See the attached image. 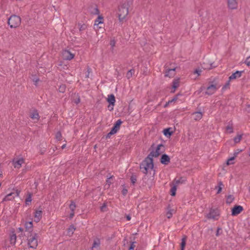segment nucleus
I'll list each match as a JSON object with an SVG mask.
<instances>
[{
	"instance_id": "obj_31",
	"label": "nucleus",
	"mask_w": 250,
	"mask_h": 250,
	"mask_svg": "<svg viewBox=\"0 0 250 250\" xmlns=\"http://www.w3.org/2000/svg\"><path fill=\"white\" fill-rule=\"evenodd\" d=\"M233 200H234V198H233V196L229 195L227 197L226 202L227 204H230V203H231L232 202Z\"/></svg>"
},
{
	"instance_id": "obj_53",
	"label": "nucleus",
	"mask_w": 250,
	"mask_h": 250,
	"mask_svg": "<svg viewBox=\"0 0 250 250\" xmlns=\"http://www.w3.org/2000/svg\"><path fill=\"white\" fill-rule=\"evenodd\" d=\"M110 45L112 46H114V45H115V42L114 41H111V42H110Z\"/></svg>"
},
{
	"instance_id": "obj_24",
	"label": "nucleus",
	"mask_w": 250,
	"mask_h": 250,
	"mask_svg": "<svg viewBox=\"0 0 250 250\" xmlns=\"http://www.w3.org/2000/svg\"><path fill=\"white\" fill-rule=\"evenodd\" d=\"M16 240H17V236H16V234L12 233L10 235V244L12 245H14L16 243Z\"/></svg>"
},
{
	"instance_id": "obj_22",
	"label": "nucleus",
	"mask_w": 250,
	"mask_h": 250,
	"mask_svg": "<svg viewBox=\"0 0 250 250\" xmlns=\"http://www.w3.org/2000/svg\"><path fill=\"white\" fill-rule=\"evenodd\" d=\"M107 102L110 104H115V96L113 94H110L108 95V97L107 99Z\"/></svg>"
},
{
	"instance_id": "obj_23",
	"label": "nucleus",
	"mask_w": 250,
	"mask_h": 250,
	"mask_svg": "<svg viewBox=\"0 0 250 250\" xmlns=\"http://www.w3.org/2000/svg\"><path fill=\"white\" fill-rule=\"evenodd\" d=\"M75 229L76 228H75V227L73 225H71L67 229V235H68L69 236H71L74 233Z\"/></svg>"
},
{
	"instance_id": "obj_4",
	"label": "nucleus",
	"mask_w": 250,
	"mask_h": 250,
	"mask_svg": "<svg viewBox=\"0 0 250 250\" xmlns=\"http://www.w3.org/2000/svg\"><path fill=\"white\" fill-rule=\"evenodd\" d=\"M128 13V8L124 5L119 7L118 17L120 21H123Z\"/></svg>"
},
{
	"instance_id": "obj_20",
	"label": "nucleus",
	"mask_w": 250,
	"mask_h": 250,
	"mask_svg": "<svg viewBox=\"0 0 250 250\" xmlns=\"http://www.w3.org/2000/svg\"><path fill=\"white\" fill-rule=\"evenodd\" d=\"M175 68L167 70L165 72V76L169 78L173 77L175 75Z\"/></svg>"
},
{
	"instance_id": "obj_1",
	"label": "nucleus",
	"mask_w": 250,
	"mask_h": 250,
	"mask_svg": "<svg viewBox=\"0 0 250 250\" xmlns=\"http://www.w3.org/2000/svg\"><path fill=\"white\" fill-rule=\"evenodd\" d=\"M153 167L152 158L148 156L140 165V168L144 173L147 174L153 169Z\"/></svg>"
},
{
	"instance_id": "obj_51",
	"label": "nucleus",
	"mask_w": 250,
	"mask_h": 250,
	"mask_svg": "<svg viewBox=\"0 0 250 250\" xmlns=\"http://www.w3.org/2000/svg\"><path fill=\"white\" fill-rule=\"evenodd\" d=\"M34 82H35V84H37L38 83V82H39V79H34Z\"/></svg>"
},
{
	"instance_id": "obj_58",
	"label": "nucleus",
	"mask_w": 250,
	"mask_h": 250,
	"mask_svg": "<svg viewBox=\"0 0 250 250\" xmlns=\"http://www.w3.org/2000/svg\"><path fill=\"white\" fill-rule=\"evenodd\" d=\"M19 229H20V230H21L22 229L21 228H19Z\"/></svg>"
},
{
	"instance_id": "obj_46",
	"label": "nucleus",
	"mask_w": 250,
	"mask_h": 250,
	"mask_svg": "<svg viewBox=\"0 0 250 250\" xmlns=\"http://www.w3.org/2000/svg\"><path fill=\"white\" fill-rule=\"evenodd\" d=\"M201 70H199V69H196L194 72V73L195 74H196L197 75V76H199L200 75V74H201Z\"/></svg>"
},
{
	"instance_id": "obj_27",
	"label": "nucleus",
	"mask_w": 250,
	"mask_h": 250,
	"mask_svg": "<svg viewBox=\"0 0 250 250\" xmlns=\"http://www.w3.org/2000/svg\"><path fill=\"white\" fill-rule=\"evenodd\" d=\"M32 201V197L30 193L28 194V196L25 199V204L27 206H29L31 204Z\"/></svg>"
},
{
	"instance_id": "obj_32",
	"label": "nucleus",
	"mask_w": 250,
	"mask_h": 250,
	"mask_svg": "<svg viewBox=\"0 0 250 250\" xmlns=\"http://www.w3.org/2000/svg\"><path fill=\"white\" fill-rule=\"evenodd\" d=\"M170 130V128H166L164 129L163 131L164 134L166 136H170L172 134V132Z\"/></svg>"
},
{
	"instance_id": "obj_6",
	"label": "nucleus",
	"mask_w": 250,
	"mask_h": 250,
	"mask_svg": "<svg viewBox=\"0 0 250 250\" xmlns=\"http://www.w3.org/2000/svg\"><path fill=\"white\" fill-rule=\"evenodd\" d=\"M243 71H236L234 73H232L229 77V81L227 83V84L223 87L225 88L227 87V86H229V82L232 81L234 80L240 78L243 73Z\"/></svg>"
},
{
	"instance_id": "obj_56",
	"label": "nucleus",
	"mask_w": 250,
	"mask_h": 250,
	"mask_svg": "<svg viewBox=\"0 0 250 250\" xmlns=\"http://www.w3.org/2000/svg\"><path fill=\"white\" fill-rule=\"evenodd\" d=\"M65 146H66V145L64 144V145L62 146V149H63V148H64L65 147Z\"/></svg>"
},
{
	"instance_id": "obj_16",
	"label": "nucleus",
	"mask_w": 250,
	"mask_h": 250,
	"mask_svg": "<svg viewBox=\"0 0 250 250\" xmlns=\"http://www.w3.org/2000/svg\"><path fill=\"white\" fill-rule=\"evenodd\" d=\"M103 23V17L102 16H99L97 19L95 21V23L94 25V29H98V24H102Z\"/></svg>"
},
{
	"instance_id": "obj_9",
	"label": "nucleus",
	"mask_w": 250,
	"mask_h": 250,
	"mask_svg": "<svg viewBox=\"0 0 250 250\" xmlns=\"http://www.w3.org/2000/svg\"><path fill=\"white\" fill-rule=\"evenodd\" d=\"M227 6L229 10L237 9L238 6L237 0H227Z\"/></svg>"
},
{
	"instance_id": "obj_17",
	"label": "nucleus",
	"mask_w": 250,
	"mask_h": 250,
	"mask_svg": "<svg viewBox=\"0 0 250 250\" xmlns=\"http://www.w3.org/2000/svg\"><path fill=\"white\" fill-rule=\"evenodd\" d=\"M101 244L99 239L96 238L94 240L93 244L92 247V250H99Z\"/></svg>"
},
{
	"instance_id": "obj_7",
	"label": "nucleus",
	"mask_w": 250,
	"mask_h": 250,
	"mask_svg": "<svg viewBox=\"0 0 250 250\" xmlns=\"http://www.w3.org/2000/svg\"><path fill=\"white\" fill-rule=\"evenodd\" d=\"M220 87V86L217 84H211L207 87L205 93L208 95H212Z\"/></svg>"
},
{
	"instance_id": "obj_13",
	"label": "nucleus",
	"mask_w": 250,
	"mask_h": 250,
	"mask_svg": "<svg viewBox=\"0 0 250 250\" xmlns=\"http://www.w3.org/2000/svg\"><path fill=\"white\" fill-rule=\"evenodd\" d=\"M243 210V208L241 206H236L232 208L231 215L236 216L240 213Z\"/></svg>"
},
{
	"instance_id": "obj_43",
	"label": "nucleus",
	"mask_w": 250,
	"mask_h": 250,
	"mask_svg": "<svg viewBox=\"0 0 250 250\" xmlns=\"http://www.w3.org/2000/svg\"><path fill=\"white\" fill-rule=\"evenodd\" d=\"M133 72H134L133 70H130L129 71H128L127 73V77L128 78H130V77H131Z\"/></svg>"
},
{
	"instance_id": "obj_47",
	"label": "nucleus",
	"mask_w": 250,
	"mask_h": 250,
	"mask_svg": "<svg viewBox=\"0 0 250 250\" xmlns=\"http://www.w3.org/2000/svg\"><path fill=\"white\" fill-rule=\"evenodd\" d=\"M100 24H98V29H95V30L97 32V31H99L100 30H101L102 31L104 30V28L103 27L101 26H99Z\"/></svg>"
},
{
	"instance_id": "obj_5",
	"label": "nucleus",
	"mask_w": 250,
	"mask_h": 250,
	"mask_svg": "<svg viewBox=\"0 0 250 250\" xmlns=\"http://www.w3.org/2000/svg\"><path fill=\"white\" fill-rule=\"evenodd\" d=\"M164 151V146L162 144L157 146L156 148L153 150L149 155L150 157H157Z\"/></svg>"
},
{
	"instance_id": "obj_21",
	"label": "nucleus",
	"mask_w": 250,
	"mask_h": 250,
	"mask_svg": "<svg viewBox=\"0 0 250 250\" xmlns=\"http://www.w3.org/2000/svg\"><path fill=\"white\" fill-rule=\"evenodd\" d=\"M30 117L35 122H38L40 118L39 113L36 111L31 113Z\"/></svg>"
},
{
	"instance_id": "obj_44",
	"label": "nucleus",
	"mask_w": 250,
	"mask_h": 250,
	"mask_svg": "<svg viewBox=\"0 0 250 250\" xmlns=\"http://www.w3.org/2000/svg\"><path fill=\"white\" fill-rule=\"evenodd\" d=\"M131 181L132 182V183L133 184H134V183H135L136 181V177L135 176H132L131 177Z\"/></svg>"
},
{
	"instance_id": "obj_45",
	"label": "nucleus",
	"mask_w": 250,
	"mask_h": 250,
	"mask_svg": "<svg viewBox=\"0 0 250 250\" xmlns=\"http://www.w3.org/2000/svg\"><path fill=\"white\" fill-rule=\"evenodd\" d=\"M114 105L115 104H109V105L108 106V108L109 110H110V111L113 110V108H114Z\"/></svg>"
},
{
	"instance_id": "obj_55",
	"label": "nucleus",
	"mask_w": 250,
	"mask_h": 250,
	"mask_svg": "<svg viewBox=\"0 0 250 250\" xmlns=\"http://www.w3.org/2000/svg\"><path fill=\"white\" fill-rule=\"evenodd\" d=\"M2 175V172L1 171V170L0 169V177H1Z\"/></svg>"
},
{
	"instance_id": "obj_52",
	"label": "nucleus",
	"mask_w": 250,
	"mask_h": 250,
	"mask_svg": "<svg viewBox=\"0 0 250 250\" xmlns=\"http://www.w3.org/2000/svg\"><path fill=\"white\" fill-rule=\"evenodd\" d=\"M220 228H218L217 230V232H216V235L217 236H218L219 235V231H220Z\"/></svg>"
},
{
	"instance_id": "obj_29",
	"label": "nucleus",
	"mask_w": 250,
	"mask_h": 250,
	"mask_svg": "<svg viewBox=\"0 0 250 250\" xmlns=\"http://www.w3.org/2000/svg\"><path fill=\"white\" fill-rule=\"evenodd\" d=\"M25 227L27 229H29L33 227L32 221L26 222L25 223Z\"/></svg>"
},
{
	"instance_id": "obj_37",
	"label": "nucleus",
	"mask_w": 250,
	"mask_h": 250,
	"mask_svg": "<svg viewBox=\"0 0 250 250\" xmlns=\"http://www.w3.org/2000/svg\"><path fill=\"white\" fill-rule=\"evenodd\" d=\"M176 188L175 186H173L170 189V194L172 196H175L176 194Z\"/></svg>"
},
{
	"instance_id": "obj_48",
	"label": "nucleus",
	"mask_w": 250,
	"mask_h": 250,
	"mask_svg": "<svg viewBox=\"0 0 250 250\" xmlns=\"http://www.w3.org/2000/svg\"><path fill=\"white\" fill-rule=\"evenodd\" d=\"M127 193V190L124 188H123V190H122V193L124 195H125Z\"/></svg>"
},
{
	"instance_id": "obj_11",
	"label": "nucleus",
	"mask_w": 250,
	"mask_h": 250,
	"mask_svg": "<svg viewBox=\"0 0 250 250\" xmlns=\"http://www.w3.org/2000/svg\"><path fill=\"white\" fill-rule=\"evenodd\" d=\"M24 160L22 158L14 159L13 161V165L14 167L18 169L21 167L22 165L24 164Z\"/></svg>"
},
{
	"instance_id": "obj_42",
	"label": "nucleus",
	"mask_w": 250,
	"mask_h": 250,
	"mask_svg": "<svg viewBox=\"0 0 250 250\" xmlns=\"http://www.w3.org/2000/svg\"><path fill=\"white\" fill-rule=\"evenodd\" d=\"M245 63L247 66H250V56L246 58L245 61Z\"/></svg>"
},
{
	"instance_id": "obj_35",
	"label": "nucleus",
	"mask_w": 250,
	"mask_h": 250,
	"mask_svg": "<svg viewBox=\"0 0 250 250\" xmlns=\"http://www.w3.org/2000/svg\"><path fill=\"white\" fill-rule=\"evenodd\" d=\"M65 89H66L65 85L64 84H62L60 86V87L59 88V91L60 92L63 93V92H64Z\"/></svg>"
},
{
	"instance_id": "obj_12",
	"label": "nucleus",
	"mask_w": 250,
	"mask_h": 250,
	"mask_svg": "<svg viewBox=\"0 0 250 250\" xmlns=\"http://www.w3.org/2000/svg\"><path fill=\"white\" fill-rule=\"evenodd\" d=\"M219 215V213L218 210L211 209L209 213L208 214L207 217L209 219H217Z\"/></svg>"
},
{
	"instance_id": "obj_36",
	"label": "nucleus",
	"mask_w": 250,
	"mask_h": 250,
	"mask_svg": "<svg viewBox=\"0 0 250 250\" xmlns=\"http://www.w3.org/2000/svg\"><path fill=\"white\" fill-rule=\"evenodd\" d=\"M186 238L184 237L182 239V242H181V250H184V247L186 245Z\"/></svg>"
},
{
	"instance_id": "obj_18",
	"label": "nucleus",
	"mask_w": 250,
	"mask_h": 250,
	"mask_svg": "<svg viewBox=\"0 0 250 250\" xmlns=\"http://www.w3.org/2000/svg\"><path fill=\"white\" fill-rule=\"evenodd\" d=\"M170 161L169 156L167 154L162 155L161 159V162L164 165H167Z\"/></svg>"
},
{
	"instance_id": "obj_2",
	"label": "nucleus",
	"mask_w": 250,
	"mask_h": 250,
	"mask_svg": "<svg viewBox=\"0 0 250 250\" xmlns=\"http://www.w3.org/2000/svg\"><path fill=\"white\" fill-rule=\"evenodd\" d=\"M38 235L37 233L32 232L27 237V244L29 248L36 249L38 246Z\"/></svg>"
},
{
	"instance_id": "obj_50",
	"label": "nucleus",
	"mask_w": 250,
	"mask_h": 250,
	"mask_svg": "<svg viewBox=\"0 0 250 250\" xmlns=\"http://www.w3.org/2000/svg\"><path fill=\"white\" fill-rule=\"evenodd\" d=\"M134 244L132 243L129 248V250H134Z\"/></svg>"
},
{
	"instance_id": "obj_57",
	"label": "nucleus",
	"mask_w": 250,
	"mask_h": 250,
	"mask_svg": "<svg viewBox=\"0 0 250 250\" xmlns=\"http://www.w3.org/2000/svg\"><path fill=\"white\" fill-rule=\"evenodd\" d=\"M130 218H130V216H127V219L128 220H130Z\"/></svg>"
},
{
	"instance_id": "obj_41",
	"label": "nucleus",
	"mask_w": 250,
	"mask_h": 250,
	"mask_svg": "<svg viewBox=\"0 0 250 250\" xmlns=\"http://www.w3.org/2000/svg\"><path fill=\"white\" fill-rule=\"evenodd\" d=\"M110 178H108L107 180H106V184L105 185L104 187H105V188H109L111 184V182L110 180Z\"/></svg>"
},
{
	"instance_id": "obj_8",
	"label": "nucleus",
	"mask_w": 250,
	"mask_h": 250,
	"mask_svg": "<svg viewBox=\"0 0 250 250\" xmlns=\"http://www.w3.org/2000/svg\"><path fill=\"white\" fill-rule=\"evenodd\" d=\"M122 122L121 120H118L114 125V126L112 128L111 131L108 133L107 137H110L111 135H113L117 133L119 130L120 125L122 124Z\"/></svg>"
},
{
	"instance_id": "obj_49",
	"label": "nucleus",
	"mask_w": 250,
	"mask_h": 250,
	"mask_svg": "<svg viewBox=\"0 0 250 250\" xmlns=\"http://www.w3.org/2000/svg\"><path fill=\"white\" fill-rule=\"evenodd\" d=\"M74 216V211H71L70 214V218H72Z\"/></svg>"
},
{
	"instance_id": "obj_28",
	"label": "nucleus",
	"mask_w": 250,
	"mask_h": 250,
	"mask_svg": "<svg viewBox=\"0 0 250 250\" xmlns=\"http://www.w3.org/2000/svg\"><path fill=\"white\" fill-rule=\"evenodd\" d=\"M224 185L223 183L221 182H220L218 184V186L216 187L215 188L217 189V193L219 194L220 193L222 190V188L223 187Z\"/></svg>"
},
{
	"instance_id": "obj_25",
	"label": "nucleus",
	"mask_w": 250,
	"mask_h": 250,
	"mask_svg": "<svg viewBox=\"0 0 250 250\" xmlns=\"http://www.w3.org/2000/svg\"><path fill=\"white\" fill-rule=\"evenodd\" d=\"M14 194H16V195H17V196L19 195L18 193H17L16 194H15L14 193H11L7 194L4 198V200L5 201H8V200H10L14 198L15 196L13 195Z\"/></svg>"
},
{
	"instance_id": "obj_14",
	"label": "nucleus",
	"mask_w": 250,
	"mask_h": 250,
	"mask_svg": "<svg viewBox=\"0 0 250 250\" xmlns=\"http://www.w3.org/2000/svg\"><path fill=\"white\" fill-rule=\"evenodd\" d=\"M180 79H175L172 82L171 93H174L177 88L179 86Z\"/></svg>"
},
{
	"instance_id": "obj_10",
	"label": "nucleus",
	"mask_w": 250,
	"mask_h": 250,
	"mask_svg": "<svg viewBox=\"0 0 250 250\" xmlns=\"http://www.w3.org/2000/svg\"><path fill=\"white\" fill-rule=\"evenodd\" d=\"M62 55L63 59L65 60H71L74 58L75 56L74 54L67 50L62 51Z\"/></svg>"
},
{
	"instance_id": "obj_26",
	"label": "nucleus",
	"mask_w": 250,
	"mask_h": 250,
	"mask_svg": "<svg viewBox=\"0 0 250 250\" xmlns=\"http://www.w3.org/2000/svg\"><path fill=\"white\" fill-rule=\"evenodd\" d=\"M174 209L168 208L166 213L167 217L168 218H170L172 217L173 213L174 212Z\"/></svg>"
},
{
	"instance_id": "obj_34",
	"label": "nucleus",
	"mask_w": 250,
	"mask_h": 250,
	"mask_svg": "<svg viewBox=\"0 0 250 250\" xmlns=\"http://www.w3.org/2000/svg\"><path fill=\"white\" fill-rule=\"evenodd\" d=\"M69 208L71 211H74L76 208V205L75 203L73 202H71V204L69 205Z\"/></svg>"
},
{
	"instance_id": "obj_33",
	"label": "nucleus",
	"mask_w": 250,
	"mask_h": 250,
	"mask_svg": "<svg viewBox=\"0 0 250 250\" xmlns=\"http://www.w3.org/2000/svg\"><path fill=\"white\" fill-rule=\"evenodd\" d=\"M242 137V135H238L236 137H235L234 138V141L235 143H239L241 141Z\"/></svg>"
},
{
	"instance_id": "obj_19",
	"label": "nucleus",
	"mask_w": 250,
	"mask_h": 250,
	"mask_svg": "<svg viewBox=\"0 0 250 250\" xmlns=\"http://www.w3.org/2000/svg\"><path fill=\"white\" fill-rule=\"evenodd\" d=\"M192 118L195 121H198L202 119L203 114L201 112H196L192 114Z\"/></svg>"
},
{
	"instance_id": "obj_54",
	"label": "nucleus",
	"mask_w": 250,
	"mask_h": 250,
	"mask_svg": "<svg viewBox=\"0 0 250 250\" xmlns=\"http://www.w3.org/2000/svg\"><path fill=\"white\" fill-rule=\"evenodd\" d=\"M80 102V99L79 98L76 102L75 103L77 104L78 103H79Z\"/></svg>"
},
{
	"instance_id": "obj_39",
	"label": "nucleus",
	"mask_w": 250,
	"mask_h": 250,
	"mask_svg": "<svg viewBox=\"0 0 250 250\" xmlns=\"http://www.w3.org/2000/svg\"><path fill=\"white\" fill-rule=\"evenodd\" d=\"M55 137L56 138L57 140H61L62 139V134L60 132H58L56 133V135H55Z\"/></svg>"
},
{
	"instance_id": "obj_38",
	"label": "nucleus",
	"mask_w": 250,
	"mask_h": 250,
	"mask_svg": "<svg viewBox=\"0 0 250 250\" xmlns=\"http://www.w3.org/2000/svg\"><path fill=\"white\" fill-rule=\"evenodd\" d=\"M234 160V157H231L230 158L228 159V160L227 161V165L233 164L234 163V162H233Z\"/></svg>"
},
{
	"instance_id": "obj_3",
	"label": "nucleus",
	"mask_w": 250,
	"mask_h": 250,
	"mask_svg": "<svg viewBox=\"0 0 250 250\" xmlns=\"http://www.w3.org/2000/svg\"><path fill=\"white\" fill-rule=\"evenodd\" d=\"M21 18L16 15H12L8 19V24L11 28L17 27L21 24Z\"/></svg>"
},
{
	"instance_id": "obj_40",
	"label": "nucleus",
	"mask_w": 250,
	"mask_h": 250,
	"mask_svg": "<svg viewBox=\"0 0 250 250\" xmlns=\"http://www.w3.org/2000/svg\"><path fill=\"white\" fill-rule=\"evenodd\" d=\"M226 130L228 133H231L233 132V127L231 125H228L226 127Z\"/></svg>"
},
{
	"instance_id": "obj_30",
	"label": "nucleus",
	"mask_w": 250,
	"mask_h": 250,
	"mask_svg": "<svg viewBox=\"0 0 250 250\" xmlns=\"http://www.w3.org/2000/svg\"><path fill=\"white\" fill-rule=\"evenodd\" d=\"M178 99V95L172 98L171 100L168 101L167 103H166L165 106L167 107L168 104H171L173 102H175Z\"/></svg>"
},
{
	"instance_id": "obj_15",
	"label": "nucleus",
	"mask_w": 250,
	"mask_h": 250,
	"mask_svg": "<svg viewBox=\"0 0 250 250\" xmlns=\"http://www.w3.org/2000/svg\"><path fill=\"white\" fill-rule=\"evenodd\" d=\"M42 217V211L41 210H37L34 214V221L39 222Z\"/></svg>"
}]
</instances>
